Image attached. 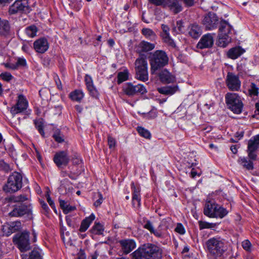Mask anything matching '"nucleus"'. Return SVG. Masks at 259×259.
<instances>
[{"instance_id": "6e6552de", "label": "nucleus", "mask_w": 259, "mask_h": 259, "mask_svg": "<svg viewBox=\"0 0 259 259\" xmlns=\"http://www.w3.org/2000/svg\"><path fill=\"white\" fill-rule=\"evenodd\" d=\"M225 99L229 109L234 113L239 114L242 112L243 104L237 94L228 93L226 95Z\"/></svg>"}, {"instance_id": "bb28decb", "label": "nucleus", "mask_w": 259, "mask_h": 259, "mask_svg": "<svg viewBox=\"0 0 259 259\" xmlns=\"http://www.w3.org/2000/svg\"><path fill=\"white\" fill-rule=\"evenodd\" d=\"M155 47V44L145 40L141 41L138 46L137 52L138 53H147L153 50Z\"/></svg>"}, {"instance_id": "39448f33", "label": "nucleus", "mask_w": 259, "mask_h": 259, "mask_svg": "<svg viewBox=\"0 0 259 259\" xmlns=\"http://www.w3.org/2000/svg\"><path fill=\"white\" fill-rule=\"evenodd\" d=\"M23 184L22 175L14 171L9 176L7 183L3 186V190L7 193H13L21 189Z\"/></svg>"}, {"instance_id": "423d86ee", "label": "nucleus", "mask_w": 259, "mask_h": 259, "mask_svg": "<svg viewBox=\"0 0 259 259\" xmlns=\"http://www.w3.org/2000/svg\"><path fill=\"white\" fill-rule=\"evenodd\" d=\"M136 78L145 82L149 79L148 63L146 57L141 55L135 62Z\"/></svg>"}, {"instance_id": "58836bf2", "label": "nucleus", "mask_w": 259, "mask_h": 259, "mask_svg": "<svg viewBox=\"0 0 259 259\" xmlns=\"http://www.w3.org/2000/svg\"><path fill=\"white\" fill-rule=\"evenodd\" d=\"M28 259H42V250L39 248H34L30 253Z\"/></svg>"}, {"instance_id": "aec40b11", "label": "nucleus", "mask_w": 259, "mask_h": 259, "mask_svg": "<svg viewBox=\"0 0 259 259\" xmlns=\"http://www.w3.org/2000/svg\"><path fill=\"white\" fill-rule=\"evenodd\" d=\"M21 227V223L18 221L5 223L2 228L4 235L9 236L13 233L18 231Z\"/></svg>"}, {"instance_id": "9b49d317", "label": "nucleus", "mask_w": 259, "mask_h": 259, "mask_svg": "<svg viewBox=\"0 0 259 259\" xmlns=\"http://www.w3.org/2000/svg\"><path fill=\"white\" fill-rule=\"evenodd\" d=\"M124 93L128 96H133L137 93L144 95L147 93L145 86L142 84L134 85L132 82H127L123 88Z\"/></svg>"}, {"instance_id": "de8ad7c7", "label": "nucleus", "mask_w": 259, "mask_h": 259, "mask_svg": "<svg viewBox=\"0 0 259 259\" xmlns=\"http://www.w3.org/2000/svg\"><path fill=\"white\" fill-rule=\"evenodd\" d=\"M171 223V220L169 218L163 219L161 221L159 227H164L165 229H167L170 227Z\"/></svg>"}, {"instance_id": "0eeeda50", "label": "nucleus", "mask_w": 259, "mask_h": 259, "mask_svg": "<svg viewBox=\"0 0 259 259\" xmlns=\"http://www.w3.org/2000/svg\"><path fill=\"white\" fill-rule=\"evenodd\" d=\"M220 23L219 42L220 46L224 48L231 40L229 34L232 30V27L228 22L224 20H222Z\"/></svg>"}, {"instance_id": "a18cd8bd", "label": "nucleus", "mask_w": 259, "mask_h": 259, "mask_svg": "<svg viewBox=\"0 0 259 259\" xmlns=\"http://www.w3.org/2000/svg\"><path fill=\"white\" fill-rule=\"evenodd\" d=\"M137 130L138 133L142 137L146 138L149 139L151 137V134L149 131L142 126H138Z\"/></svg>"}, {"instance_id": "4be33fe9", "label": "nucleus", "mask_w": 259, "mask_h": 259, "mask_svg": "<svg viewBox=\"0 0 259 259\" xmlns=\"http://www.w3.org/2000/svg\"><path fill=\"white\" fill-rule=\"evenodd\" d=\"M34 50L38 53L43 54L48 51L49 45L48 40L45 38H40L33 42Z\"/></svg>"}, {"instance_id": "4468645a", "label": "nucleus", "mask_w": 259, "mask_h": 259, "mask_svg": "<svg viewBox=\"0 0 259 259\" xmlns=\"http://www.w3.org/2000/svg\"><path fill=\"white\" fill-rule=\"evenodd\" d=\"M29 9L28 0H16L9 9V13L14 15L18 13L26 11Z\"/></svg>"}, {"instance_id": "0e129e2a", "label": "nucleus", "mask_w": 259, "mask_h": 259, "mask_svg": "<svg viewBox=\"0 0 259 259\" xmlns=\"http://www.w3.org/2000/svg\"><path fill=\"white\" fill-rule=\"evenodd\" d=\"M103 197L101 193L99 194V198L97 200H96L94 202V205L96 207L99 206L103 202Z\"/></svg>"}, {"instance_id": "dca6fc26", "label": "nucleus", "mask_w": 259, "mask_h": 259, "mask_svg": "<svg viewBox=\"0 0 259 259\" xmlns=\"http://www.w3.org/2000/svg\"><path fill=\"white\" fill-rule=\"evenodd\" d=\"M202 22L206 29L210 30L217 27L219 19L215 14L209 13L204 16Z\"/></svg>"}, {"instance_id": "f257e3e1", "label": "nucleus", "mask_w": 259, "mask_h": 259, "mask_svg": "<svg viewBox=\"0 0 259 259\" xmlns=\"http://www.w3.org/2000/svg\"><path fill=\"white\" fill-rule=\"evenodd\" d=\"M162 250L152 243H146L139 246L131 254L132 259H161Z\"/></svg>"}, {"instance_id": "4d7b16f0", "label": "nucleus", "mask_w": 259, "mask_h": 259, "mask_svg": "<svg viewBox=\"0 0 259 259\" xmlns=\"http://www.w3.org/2000/svg\"><path fill=\"white\" fill-rule=\"evenodd\" d=\"M167 0H149V2L156 6H162L164 7Z\"/></svg>"}, {"instance_id": "a878e982", "label": "nucleus", "mask_w": 259, "mask_h": 259, "mask_svg": "<svg viewBox=\"0 0 259 259\" xmlns=\"http://www.w3.org/2000/svg\"><path fill=\"white\" fill-rule=\"evenodd\" d=\"M160 81L164 83H173L175 81V77L166 69L161 71L159 74Z\"/></svg>"}, {"instance_id": "774afa93", "label": "nucleus", "mask_w": 259, "mask_h": 259, "mask_svg": "<svg viewBox=\"0 0 259 259\" xmlns=\"http://www.w3.org/2000/svg\"><path fill=\"white\" fill-rule=\"evenodd\" d=\"M75 209V207L73 206H70L68 204V205L65 207L64 210H63V212L64 213H68L69 212H71V211L74 210Z\"/></svg>"}, {"instance_id": "5fc2aeb1", "label": "nucleus", "mask_w": 259, "mask_h": 259, "mask_svg": "<svg viewBox=\"0 0 259 259\" xmlns=\"http://www.w3.org/2000/svg\"><path fill=\"white\" fill-rule=\"evenodd\" d=\"M16 63L18 68L20 67H25L27 66L26 60L23 57L18 58Z\"/></svg>"}, {"instance_id": "7c9ffc66", "label": "nucleus", "mask_w": 259, "mask_h": 259, "mask_svg": "<svg viewBox=\"0 0 259 259\" xmlns=\"http://www.w3.org/2000/svg\"><path fill=\"white\" fill-rule=\"evenodd\" d=\"M178 90L177 85L165 86L157 89L158 92L165 95H172L174 94Z\"/></svg>"}, {"instance_id": "72a5a7b5", "label": "nucleus", "mask_w": 259, "mask_h": 259, "mask_svg": "<svg viewBox=\"0 0 259 259\" xmlns=\"http://www.w3.org/2000/svg\"><path fill=\"white\" fill-rule=\"evenodd\" d=\"M104 231L103 226L99 223H95L90 230L89 233L92 235H103Z\"/></svg>"}, {"instance_id": "ea45409f", "label": "nucleus", "mask_w": 259, "mask_h": 259, "mask_svg": "<svg viewBox=\"0 0 259 259\" xmlns=\"http://www.w3.org/2000/svg\"><path fill=\"white\" fill-rule=\"evenodd\" d=\"M53 138L55 141L58 143H62L64 142L65 140L64 136L59 129L55 130L53 135Z\"/></svg>"}, {"instance_id": "49530a36", "label": "nucleus", "mask_w": 259, "mask_h": 259, "mask_svg": "<svg viewBox=\"0 0 259 259\" xmlns=\"http://www.w3.org/2000/svg\"><path fill=\"white\" fill-rule=\"evenodd\" d=\"M28 199L27 196L21 194L18 196H12L9 198V201L24 202Z\"/></svg>"}, {"instance_id": "338daca9", "label": "nucleus", "mask_w": 259, "mask_h": 259, "mask_svg": "<svg viewBox=\"0 0 259 259\" xmlns=\"http://www.w3.org/2000/svg\"><path fill=\"white\" fill-rule=\"evenodd\" d=\"M187 7H190L194 5V0H181Z\"/></svg>"}, {"instance_id": "5701e85b", "label": "nucleus", "mask_w": 259, "mask_h": 259, "mask_svg": "<svg viewBox=\"0 0 259 259\" xmlns=\"http://www.w3.org/2000/svg\"><path fill=\"white\" fill-rule=\"evenodd\" d=\"M164 8H168L174 14H177L183 10V7L179 0H167Z\"/></svg>"}, {"instance_id": "a19ab883", "label": "nucleus", "mask_w": 259, "mask_h": 259, "mask_svg": "<svg viewBox=\"0 0 259 259\" xmlns=\"http://www.w3.org/2000/svg\"><path fill=\"white\" fill-rule=\"evenodd\" d=\"M34 124L36 128L38 130L39 134L43 137L45 136L44 131V122L42 119H39L34 120Z\"/></svg>"}, {"instance_id": "c756f323", "label": "nucleus", "mask_w": 259, "mask_h": 259, "mask_svg": "<svg viewBox=\"0 0 259 259\" xmlns=\"http://www.w3.org/2000/svg\"><path fill=\"white\" fill-rule=\"evenodd\" d=\"M245 51L240 47H236L230 49L227 53L228 57L232 59H236L244 53Z\"/></svg>"}, {"instance_id": "e2e57ef3", "label": "nucleus", "mask_w": 259, "mask_h": 259, "mask_svg": "<svg viewBox=\"0 0 259 259\" xmlns=\"http://www.w3.org/2000/svg\"><path fill=\"white\" fill-rule=\"evenodd\" d=\"M46 197H47V201H48V203L49 204L50 206L52 207V208L53 209H54V210L55 211H56V209L55 203H54L53 200H52L50 195L49 194H47L46 195Z\"/></svg>"}, {"instance_id": "a211bd4d", "label": "nucleus", "mask_w": 259, "mask_h": 259, "mask_svg": "<svg viewBox=\"0 0 259 259\" xmlns=\"http://www.w3.org/2000/svg\"><path fill=\"white\" fill-rule=\"evenodd\" d=\"M30 210L28 207L23 204H15L13 209L9 213L10 217H20L26 214H29Z\"/></svg>"}, {"instance_id": "9d476101", "label": "nucleus", "mask_w": 259, "mask_h": 259, "mask_svg": "<svg viewBox=\"0 0 259 259\" xmlns=\"http://www.w3.org/2000/svg\"><path fill=\"white\" fill-rule=\"evenodd\" d=\"M28 106V102L23 94H19L17 97L16 103L10 109L11 113L13 115L25 111Z\"/></svg>"}, {"instance_id": "412c9836", "label": "nucleus", "mask_w": 259, "mask_h": 259, "mask_svg": "<svg viewBox=\"0 0 259 259\" xmlns=\"http://www.w3.org/2000/svg\"><path fill=\"white\" fill-rule=\"evenodd\" d=\"M132 192V204L134 207H139L141 205V188L139 186L135 185L134 182L131 183Z\"/></svg>"}, {"instance_id": "7ed1b4c3", "label": "nucleus", "mask_w": 259, "mask_h": 259, "mask_svg": "<svg viewBox=\"0 0 259 259\" xmlns=\"http://www.w3.org/2000/svg\"><path fill=\"white\" fill-rule=\"evenodd\" d=\"M203 213L210 218L223 219L228 213V211L218 204L213 200H206L203 208Z\"/></svg>"}, {"instance_id": "69168bd1", "label": "nucleus", "mask_w": 259, "mask_h": 259, "mask_svg": "<svg viewBox=\"0 0 259 259\" xmlns=\"http://www.w3.org/2000/svg\"><path fill=\"white\" fill-rule=\"evenodd\" d=\"M244 136V132L241 130L238 131L236 133L234 138L235 139H237L238 140H240L241 139H242L243 137Z\"/></svg>"}, {"instance_id": "09e8293b", "label": "nucleus", "mask_w": 259, "mask_h": 259, "mask_svg": "<svg viewBox=\"0 0 259 259\" xmlns=\"http://www.w3.org/2000/svg\"><path fill=\"white\" fill-rule=\"evenodd\" d=\"M174 29L178 33L184 32L185 28L183 22L182 20L177 21L176 22V26L175 27Z\"/></svg>"}, {"instance_id": "f03ea898", "label": "nucleus", "mask_w": 259, "mask_h": 259, "mask_svg": "<svg viewBox=\"0 0 259 259\" xmlns=\"http://www.w3.org/2000/svg\"><path fill=\"white\" fill-rule=\"evenodd\" d=\"M205 245L208 253L214 259L222 257L228 250L225 240L219 236L209 238Z\"/></svg>"}, {"instance_id": "864d4df0", "label": "nucleus", "mask_w": 259, "mask_h": 259, "mask_svg": "<svg viewBox=\"0 0 259 259\" xmlns=\"http://www.w3.org/2000/svg\"><path fill=\"white\" fill-rule=\"evenodd\" d=\"M66 221L67 223V224L68 226L70 227H71L72 228H76V225H75L74 221L73 219L72 218V217L70 215H67L66 217Z\"/></svg>"}, {"instance_id": "6e6d98bb", "label": "nucleus", "mask_w": 259, "mask_h": 259, "mask_svg": "<svg viewBox=\"0 0 259 259\" xmlns=\"http://www.w3.org/2000/svg\"><path fill=\"white\" fill-rule=\"evenodd\" d=\"M242 246L247 251L251 250V244L248 240H245L242 242Z\"/></svg>"}, {"instance_id": "2eb2a0df", "label": "nucleus", "mask_w": 259, "mask_h": 259, "mask_svg": "<svg viewBox=\"0 0 259 259\" xmlns=\"http://www.w3.org/2000/svg\"><path fill=\"white\" fill-rule=\"evenodd\" d=\"M259 148V135L252 137L248 142L247 153L249 158L251 160H255L256 158V151Z\"/></svg>"}, {"instance_id": "37998d69", "label": "nucleus", "mask_w": 259, "mask_h": 259, "mask_svg": "<svg viewBox=\"0 0 259 259\" xmlns=\"http://www.w3.org/2000/svg\"><path fill=\"white\" fill-rule=\"evenodd\" d=\"M239 162L241 164L247 169L250 170L253 168L252 162L250 160H248L246 157L240 158Z\"/></svg>"}, {"instance_id": "79ce46f5", "label": "nucleus", "mask_w": 259, "mask_h": 259, "mask_svg": "<svg viewBox=\"0 0 259 259\" xmlns=\"http://www.w3.org/2000/svg\"><path fill=\"white\" fill-rule=\"evenodd\" d=\"M37 28L36 26L32 25L26 28L25 33L30 37H33L36 35Z\"/></svg>"}, {"instance_id": "473e14b6", "label": "nucleus", "mask_w": 259, "mask_h": 259, "mask_svg": "<svg viewBox=\"0 0 259 259\" xmlns=\"http://www.w3.org/2000/svg\"><path fill=\"white\" fill-rule=\"evenodd\" d=\"M248 95L249 97L253 98L258 96L259 88L254 82H251L248 85Z\"/></svg>"}, {"instance_id": "393cba45", "label": "nucleus", "mask_w": 259, "mask_h": 259, "mask_svg": "<svg viewBox=\"0 0 259 259\" xmlns=\"http://www.w3.org/2000/svg\"><path fill=\"white\" fill-rule=\"evenodd\" d=\"M161 29L163 33L161 34L164 41L172 47L176 46L175 43L172 39L171 38L169 34V28L165 24H161Z\"/></svg>"}, {"instance_id": "052dcab7", "label": "nucleus", "mask_w": 259, "mask_h": 259, "mask_svg": "<svg viewBox=\"0 0 259 259\" xmlns=\"http://www.w3.org/2000/svg\"><path fill=\"white\" fill-rule=\"evenodd\" d=\"M40 204L41 205V206L42 208L43 209L44 211V213L45 214H48L49 213L50 209L49 207H48L47 204L43 200H40L39 201Z\"/></svg>"}, {"instance_id": "c03bdc74", "label": "nucleus", "mask_w": 259, "mask_h": 259, "mask_svg": "<svg viewBox=\"0 0 259 259\" xmlns=\"http://www.w3.org/2000/svg\"><path fill=\"white\" fill-rule=\"evenodd\" d=\"M198 224L200 230L213 228L216 226V224L215 223H208L202 221H199Z\"/></svg>"}, {"instance_id": "e433bc0d", "label": "nucleus", "mask_w": 259, "mask_h": 259, "mask_svg": "<svg viewBox=\"0 0 259 259\" xmlns=\"http://www.w3.org/2000/svg\"><path fill=\"white\" fill-rule=\"evenodd\" d=\"M142 33L147 38L152 40H155L157 37L155 33L150 28H143Z\"/></svg>"}, {"instance_id": "4c0bfd02", "label": "nucleus", "mask_w": 259, "mask_h": 259, "mask_svg": "<svg viewBox=\"0 0 259 259\" xmlns=\"http://www.w3.org/2000/svg\"><path fill=\"white\" fill-rule=\"evenodd\" d=\"M129 72L127 69H125L123 71L118 73L117 74V83L120 84L123 81L127 80L128 78Z\"/></svg>"}, {"instance_id": "f3484780", "label": "nucleus", "mask_w": 259, "mask_h": 259, "mask_svg": "<svg viewBox=\"0 0 259 259\" xmlns=\"http://www.w3.org/2000/svg\"><path fill=\"white\" fill-rule=\"evenodd\" d=\"M121 250L124 254H127L132 252L137 246L135 240L132 239H124L118 241Z\"/></svg>"}, {"instance_id": "1a4fd4ad", "label": "nucleus", "mask_w": 259, "mask_h": 259, "mask_svg": "<svg viewBox=\"0 0 259 259\" xmlns=\"http://www.w3.org/2000/svg\"><path fill=\"white\" fill-rule=\"evenodd\" d=\"M13 242L17 245L21 252L26 251L30 249L29 234L27 232L17 234L13 237Z\"/></svg>"}, {"instance_id": "603ef678", "label": "nucleus", "mask_w": 259, "mask_h": 259, "mask_svg": "<svg viewBox=\"0 0 259 259\" xmlns=\"http://www.w3.org/2000/svg\"><path fill=\"white\" fill-rule=\"evenodd\" d=\"M175 231L181 235L185 234L186 231L184 226L181 223H178L175 229Z\"/></svg>"}, {"instance_id": "680f3d73", "label": "nucleus", "mask_w": 259, "mask_h": 259, "mask_svg": "<svg viewBox=\"0 0 259 259\" xmlns=\"http://www.w3.org/2000/svg\"><path fill=\"white\" fill-rule=\"evenodd\" d=\"M61 186L65 188L66 189H70L69 185H71L70 182L67 179H64L61 181Z\"/></svg>"}, {"instance_id": "13d9d810", "label": "nucleus", "mask_w": 259, "mask_h": 259, "mask_svg": "<svg viewBox=\"0 0 259 259\" xmlns=\"http://www.w3.org/2000/svg\"><path fill=\"white\" fill-rule=\"evenodd\" d=\"M84 80L87 88H91V86L94 85L92 78L90 75L88 74L85 75Z\"/></svg>"}, {"instance_id": "c9c22d12", "label": "nucleus", "mask_w": 259, "mask_h": 259, "mask_svg": "<svg viewBox=\"0 0 259 259\" xmlns=\"http://www.w3.org/2000/svg\"><path fill=\"white\" fill-rule=\"evenodd\" d=\"M69 1L71 8L76 11H80L83 4L82 0H69Z\"/></svg>"}, {"instance_id": "8fccbe9b", "label": "nucleus", "mask_w": 259, "mask_h": 259, "mask_svg": "<svg viewBox=\"0 0 259 259\" xmlns=\"http://www.w3.org/2000/svg\"><path fill=\"white\" fill-rule=\"evenodd\" d=\"M90 95L95 98H98L99 96V92L98 90L96 89L94 85L91 86V88L89 87L87 88Z\"/></svg>"}, {"instance_id": "20e7f679", "label": "nucleus", "mask_w": 259, "mask_h": 259, "mask_svg": "<svg viewBox=\"0 0 259 259\" xmlns=\"http://www.w3.org/2000/svg\"><path fill=\"white\" fill-rule=\"evenodd\" d=\"M168 57L166 53L162 50H156L151 53L149 61L151 71L154 74L155 71L166 66L168 63Z\"/></svg>"}, {"instance_id": "bf43d9fd", "label": "nucleus", "mask_w": 259, "mask_h": 259, "mask_svg": "<svg viewBox=\"0 0 259 259\" xmlns=\"http://www.w3.org/2000/svg\"><path fill=\"white\" fill-rule=\"evenodd\" d=\"M108 144L110 149L114 148L116 145V141L115 139L111 136H109L108 137Z\"/></svg>"}, {"instance_id": "c85d7f7f", "label": "nucleus", "mask_w": 259, "mask_h": 259, "mask_svg": "<svg viewBox=\"0 0 259 259\" xmlns=\"http://www.w3.org/2000/svg\"><path fill=\"white\" fill-rule=\"evenodd\" d=\"M11 26L9 22L0 18V35L6 36L9 34Z\"/></svg>"}, {"instance_id": "b1692460", "label": "nucleus", "mask_w": 259, "mask_h": 259, "mask_svg": "<svg viewBox=\"0 0 259 259\" xmlns=\"http://www.w3.org/2000/svg\"><path fill=\"white\" fill-rule=\"evenodd\" d=\"M187 30L189 35L195 39L198 38L202 33L201 27L196 23L190 24L187 28Z\"/></svg>"}, {"instance_id": "6ab92c4d", "label": "nucleus", "mask_w": 259, "mask_h": 259, "mask_svg": "<svg viewBox=\"0 0 259 259\" xmlns=\"http://www.w3.org/2000/svg\"><path fill=\"white\" fill-rule=\"evenodd\" d=\"M214 42L213 35L211 33H207L202 36L197 44L196 47L199 49L210 48Z\"/></svg>"}, {"instance_id": "ddd939ff", "label": "nucleus", "mask_w": 259, "mask_h": 259, "mask_svg": "<svg viewBox=\"0 0 259 259\" xmlns=\"http://www.w3.org/2000/svg\"><path fill=\"white\" fill-rule=\"evenodd\" d=\"M53 161L59 168L66 166L70 161V157L67 151L63 150L57 152L53 157Z\"/></svg>"}, {"instance_id": "2f4dec72", "label": "nucleus", "mask_w": 259, "mask_h": 259, "mask_svg": "<svg viewBox=\"0 0 259 259\" xmlns=\"http://www.w3.org/2000/svg\"><path fill=\"white\" fill-rule=\"evenodd\" d=\"M69 97L73 101L80 102L84 97V94L81 90H75L69 94Z\"/></svg>"}, {"instance_id": "3c124183", "label": "nucleus", "mask_w": 259, "mask_h": 259, "mask_svg": "<svg viewBox=\"0 0 259 259\" xmlns=\"http://www.w3.org/2000/svg\"><path fill=\"white\" fill-rule=\"evenodd\" d=\"M0 77L3 80L8 82L12 80L13 77L10 73L7 72L1 73Z\"/></svg>"}, {"instance_id": "cd10ccee", "label": "nucleus", "mask_w": 259, "mask_h": 259, "mask_svg": "<svg viewBox=\"0 0 259 259\" xmlns=\"http://www.w3.org/2000/svg\"><path fill=\"white\" fill-rule=\"evenodd\" d=\"M95 219V215L93 213H92L90 216L86 217L83 219L81 222V224L78 230L79 232L81 233L85 232Z\"/></svg>"}, {"instance_id": "f704fd0d", "label": "nucleus", "mask_w": 259, "mask_h": 259, "mask_svg": "<svg viewBox=\"0 0 259 259\" xmlns=\"http://www.w3.org/2000/svg\"><path fill=\"white\" fill-rule=\"evenodd\" d=\"M144 228L150 231L151 234H153L157 237H161L162 233L161 232L155 230L152 225V223L150 221H147L144 225Z\"/></svg>"}, {"instance_id": "f8f14e48", "label": "nucleus", "mask_w": 259, "mask_h": 259, "mask_svg": "<svg viewBox=\"0 0 259 259\" xmlns=\"http://www.w3.org/2000/svg\"><path fill=\"white\" fill-rule=\"evenodd\" d=\"M226 84L229 90L239 91L241 88V82L238 75L229 72L226 78Z\"/></svg>"}]
</instances>
